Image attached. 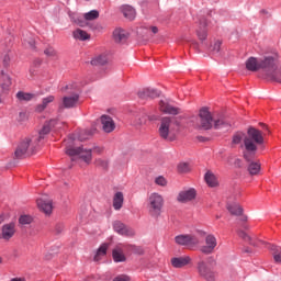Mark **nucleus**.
<instances>
[{
    "label": "nucleus",
    "mask_w": 281,
    "mask_h": 281,
    "mask_svg": "<svg viewBox=\"0 0 281 281\" xmlns=\"http://www.w3.org/2000/svg\"><path fill=\"white\" fill-rule=\"evenodd\" d=\"M244 142V159L247 162H252L256 154L258 153V147L265 144V136L262 132L256 127H248L247 136L243 132H237L233 135L232 145L237 146Z\"/></svg>",
    "instance_id": "obj_1"
},
{
    "label": "nucleus",
    "mask_w": 281,
    "mask_h": 281,
    "mask_svg": "<svg viewBox=\"0 0 281 281\" xmlns=\"http://www.w3.org/2000/svg\"><path fill=\"white\" fill-rule=\"evenodd\" d=\"M87 139L85 132H81L79 134H72L64 140V144L66 145V154L67 156L72 157V161H75V159H81L88 165L91 162V149L78 146L79 142H85Z\"/></svg>",
    "instance_id": "obj_2"
},
{
    "label": "nucleus",
    "mask_w": 281,
    "mask_h": 281,
    "mask_svg": "<svg viewBox=\"0 0 281 281\" xmlns=\"http://www.w3.org/2000/svg\"><path fill=\"white\" fill-rule=\"evenodd\" d=\"M179 133V123L172 117H162L159 121L158 134L159 137L167 142H175L177 139V134Z\"/></svg>",
    "instance_id": "obj_3"
},
{
    "label": "nucleus",
    "mask_w": 281,
    "mask_h": 281,
    "mask_svg": "<svg viewBox=\"0 0 281 281\" xmlns=\"http://www.w3.org/2000/svg\"><path fill=\"white\" fill-rule=\"evenodd\" d=\"M69 91V95L63 97L60 103H58V111L61 112L65 109H75L79 102L78 85L70 83L61 88V92Z\"/></svg>",
    "instance_id": "obj_4"
},
{
    "label": "nucleus",
    "mask_w": 281,
    "mask_h": 281,
    "mask_svg": "<svg viewBox=\"0 0 281 281\" xmlns=\"http://www.w3.org/2000/svg\"><path fill=\"white\" fill-rule=\"evenodd\" d=\"M162 210L164 196H161V194L158 193L149 194V198H147V211L149 212V215H151L155 218H158Z\"/></svg>",
    "instance_id": "obj_5"
},
{
    "label": "nucleus",
    "mask_w": 281,
    "mask_h": 281,
    "mask_svg": "<svg viewBox=\"0 0 281 281\" xmlns=\"http://www.w3.org/2000/svg\"><path fill=\"white\" fill-rule=\"evenodd\" d=\"M35 154V144L32 143L31 138H24L19 142L18 147H15L14 156L15 159H23Z\"/></svg>",
    "instance_id": "obj_6"
},
{
    "label": "nucleus",
    "mask_w": 281,
    "mask_h": 281,
    "mask_svg": "<svg viewBox=\"0 0 281 281\" xmlns=\"http://www.w3.org/2000/svg\"><path fill=\"white\" fill-rule=\"evenodd\" d=\"M198 274L204 281H216V272L210 261L199 260Z\"/></svg>",
    "instance_id": "obj_7"
},
{
    "label": "nucleus",
    "mask_w": 281,
    "mask_h": 281,
    "mask_svg": "<svg viewBox=\"0 0 281 281\" xmlns=\"http://www.w3.org/2000/svg\"><path fill=\"white\" fill-rule=\"evenodd\" d=\"M213 116H211L210 110L206 108H202L199 110V116L198 120L195 121V126L198 128H202L204 131H210L213 127Z\"/></svg>",
    "instance_id": "obj_8"
},
{
    "label": "nucleus",
    "mask_w": 281,
    "mask_h": 281,
    "mask_svg": "<svg viewBox=\"0 0 281 281\" xmlns=\"http://www.w3.org/2000/svg\"><path fill=\"white\" fill-rule=\"evenodd\" d=\"M175 243L178 246H186L189 249H193L199 246V238L193 235H178L175 237Z\"/></svg>",
    "instance_id": "obj_9"
},
{
    "label": "nucleus",
    "mask_w": 281,
    "mask_h": 281,
    "mask_svg": "<svg viewBox=\"0 0 281 281\" xmlns=\"http://www.w3.org/2000/svg\"><path fill=\"white\" fill-rule=\"evenodd\" d=\"M278 69H281V67H278L277 56H267V57L260 58V70H262L263 72L273 71Z\"/></svg>",
    "instance_id": "obj_10"
},
{
    "label": "nucleus",
    "mask_w": 281,
    "mask_h": 281,
    "mask_svg": "<svg viewBox=\"0 0 281 281\" xmlns=\"http://www.w3.org/2000/svg\"><path fill=\"white\" fill-rule=\"evenodd\" d=\"M113 231H115L116 234L127 238H133L136 236V232L133 228L125 226V224L120 221L113 222Z\"/></svg>",
    "instance_id": "obj_11"
},
{
    "label": "nucleus",
    "mask_w": 281,
    "mask_h": 281,
    "mask_svg": "<svg viewBox=\"0 0 281 281\" xmlns=\"http://www.w3.org/2000/svg\"><path fill=\"white\" fill-rule=\"evenodd\" d=\"M218 245L216 237L213 234H210L205 238V245L201 247V252L204 255H211L214 252V249Z\"/></svg>",
    "instance_id": "obj_12"
},
{
    "label": "nucleus",
    "mask_w": 281,
    "mask_h": 281,
    "mask_svg": "<svg viewBox=\"0 0 281 281\" xmlns=\"http://www.w3.org/2000/svg\"><path fill=\"white\" fill-rule=\"evenodd\" d=\"M14 234H16V224L14 223L3 224L0 229V236L5 241L11 240Z\"/></svg>",
    "instance_id": "obj_13"
},
{
    "label": "nucleus",
    "mask_w": 281,
    "mask_h": 281,
    "mask_svg": "<svg viewBox=\"0 0 281 281\" xmlns=\"http://www.w3.org/2000/svg\"><path fill=\"white\" fill-rule=\"evenodd\" d=\"M195 195L196 193L194 189L182 190L180 193H178L177 201L178 203H189L194 201Z\"/></svg>",
    "instance_id": "obj_14"
},
{
    "label": "nucleus",
    "mask_w": 281,
    "mask_h": 281,
    "mask_svg": "<svg viewBox=\"0 0 281 281\" xmlns=\"http://www.w3.org/2000/svg\"><path fill=\"white\" fill-rule=\"evenodd\" d=\"M101 130L105 132L106 134L112 133L115 131V122H113V119L109 115H101Z\"/></svg>",
    "instance_id": "obj_15"
},
{
    "label": "nucleus",
    "mask_w": 281,
    "mask_h": 281,
    "mask_svg": "<svg viewBox=\"0 0 281 281\" xmlns=\"http://www.w3.org/2000/svg\"><path fill=\"white\" fill-rule=\"evenodd\" d=\"M191 262H192V259L189 256L171 258V267H173L175 269L183 268L186 266L191 265Z\"/></svg>",
    "instance_id": "obj_16"
},
{
    "label": "nucleus",
    "mask_w": 281,
    "mask_h": 281,
    "mask_svg": "<svg viewBox=\"0 0 281 281\" xmlns=\"http://www.w3.org/2000/svg\"><path fill=\"white\" fill-rule=\"evenodd\" d=\"M207 20L205 18H201V20H199V27L195 31V33L198 34V38L199 41L203 42L204 40L207 38Z\"/></svg>",
    "instance_id": "obj_17"
},
{
    "label": "nucleus",
    "mask_w": 281,
    "mask_h": 281,
    "mask_svg": "<svg viewBox=\"0 0 281 281\" xmlns=\"http://www.w3.org/2000/svg\"><path fill=\"white\" fill-rule=\"evenodd\" d=\"M159 111H161V113L170 114V115L180 114V109L172 106V104L167 103V101H159Z\"/></svg>",
    "instance_id": "obj_18"
},
{
    "label": "nucleus",
    "mask_w": 281,
    "mask_h": 281,
    "mask_svg": "<svg viewBox=\"0 0 281 281\" xmlns=\"http://www.w3.org/2000/svg\"><path fill=\"white\" fill-rule=\"evenodd\" d=\"M245 68L252 72L261 70V59L248 57L247 61H245Z\"/></svg>",
    "instance_id": "obj_19"
},
{
    "label": "nucleus",
    "mask_w": 281,
    "mask_h": 281,
    "mask_svg": "<svg viewBox=\"0 0 281 281\" xmlns=\"http://www.w3.org/2000/svg\"><path fill=\"white\" fill-rule=\"evenodd\" d=\"M36 204L38 205L40 211H42L46 215L52 214L53 206H52V201L49 199L47 198L38 199V201H36Z\"/></svg>",
    "instance_id": "obj_20"
},
{
    "label": "nucleus",
    "mask_w": 281,
    "mask_h": 281,
    "mask_svg": "<svg viewBox=\"0 0 281 281\" xmlns=\"http://www.w3.org/2000/svg\"><path fill=\"white\" fill-rule=\"evenodd\" d=\"M128 38V33L125 30L122 29H115L113 31V41H115L116 44H124Z\"/></svg>",
    "instance_id": "obj_21"
},
{
    "label": "nucleus",
    "mask_w": 281,
    "mask_h": 281,
    "mask_svg": "<svg viewBox=\"0 0 281 281\" xmlns=\"http://www.w3.org/2000/svg\"><path fill=\"white\" fill-rule=\"evenodd\" d=\"M160 97V91L157 89L146 88L139 92V99H157Z\"/></svg>",
    "instance_id": "obj_22"
},
{
    "label": "nucleus",
    "mask_w": 281,
    "mask_h": 281,
    "mask_svg": "<svg viewBox=\"0 0 281 281\" xmlns=\"http://www.w3.org/2000/svg\"><path fill=\"white\" fill-rule=\"evenodd\" d=\"M263 76H266V79H268L269 81H274V82L281 83V68L269 70V71H263Z\"/></svg>",
    "instance_id": "obj_23"
},
{
    "label": "nucleus",
    "mask_w": 281,
    "mask_h": 281,
    "mask_svg": "<svg viewBox=\"0 0 281 281\" xmlns=\"http://www.w3.org/2000/svg\"><path fill=\"white\" fill-rule=\"evenodd\" d=\"M57 124V121L50 120L48 122H45V124L43 125L42 130L40 131V139H43V136L47 135L50 133L52 128H54V126Z\"/></svg>",
    "instance_id": "obj_24"
},
{
    "label": "nucleus",
    "mask_w": 281,
    "mask_h": 281,
    "mask_svg": "<svg viewBox=\"0 0 281 281\" xmlns=\"http://www.w3.org/2000/svg\"><path fill=\"white\" fill-rule=\"evenodd\" d=\"M123 204H124V194L122 192H116L113 195V204H112L113 209L115 211H121Z\"/></svg>",
    "instance_id": "obj_25"
},
{
    "label": "nucleus",
    "mask_w": 281,
    "mask_h": 281,
    "mask_svg": "<svg viewBox=\"0 0 281 281\" xmlns=\"http://www.w3.org/2000/svg\"><path fill=\"white\" fill-rule=\"evenodd\" d=\"M112 258L115 263H121L125 261L124 250H122L121 246L115 247L112 251Z\"/></svg>",
    "instance_id": "obj_26"
},
{
    "label": "nucleus",
    "mask_w": 281,
    "mask_h": 281,
    "mask_svg": "<svg viewBox=\"0 0 281 281\" xmlns=\"http://www.w3.org/2000/svg\"><path fill=\"white\" fill-rule=\"evenodd\" d=\"M72 36H74V40L81 41V42L90 40V34L82 29L74 30Z\"/></svg>",
    "instance_id": "obj_27"
},
{
    "label": "nucleus",
    "mask_w": 281,
    "mask_h": 281,
    "mask_svg": "<svg viewBox=\"0 0 281 281\" xmlns=\"http://www.w3.org/2000/svg\"><path fill=\"white\" fill-rule=\"evenodd\" d=\"M55 101V97L54 95H48L42 99V103H40L36 106V112L42 113L43 111H45L48 106V104H50L52 102Z\"/></svg>",
    "instance_id": "obj_28"
},
{
    "label": "nucleus",
    "mask_w": 281,
    "mask_h": 281,
    "mask_svg": "<svg viewBox=\"0 0 281 281\" xmlns=\"http://www.w3.org/2000/svg\"><path fill=\"white\" fill-rule=\"evenodd\" d=\"M122 13H124L125 19L128 21H134L136 19V11L131 5H124L121 8Z\"/></svg>",
    "instance_id": "obj_29"
},
{
    "label": "nucleus",
    "mask_w": 281,
    "mask_h": 281,
    "mask_svg": "<svg viewBox=\"0 0 281 281\" xmlns=\"http://www.w3.org/2000/svg\"><path fill=\"white\" fill-rule=\"evenodd\" d=\"M226 209L233 216H241L244 212L243 207L237 203L228 204Z\"/></svg>",
    "instance_id": "obj_30"
},
{
    "label": "nucleus",
    "mask_w": 281,
    "mask_h": 281,
    "mask_svg": "<svg viewBox=\"0 0 281 281\" xmlns=\"http://www.w3.org/2000/svg\"><path fill=\"white\" fill-rule=\"evenodd\" d=\"M106 64H109L106 55H98V57H94L91 60L92 66H105Z\"/></svg>",
    "instance_id": "obj_31"
},
{
    "label": "nucleus",
    "mask_w": 281,
    "mask_h": 281,
    "mask_svg": "<svg viewBox=\"0 0 281 281\" xmlns=\"http://www.w3.org/2000/svg\"><path fill=\"white\" fill-rule=\"evenodd\" d=\"M106 249H109V244H103L98 248L97 255H94V261H100L102 257L106 256Z\"/></svg>",
    "instance_id": "obj_32"
},
{
    "label": "nucleus",
    "mask_w": 281,
    "mask_h": 281,
    "mask_svg": "<svg viewBox=\"0 0 281 281\" xmlns=\"http://www.w3.org/2000/svg\"><path fill=\"white\" fill-rule=\"evenodd\" d=\"M272 251V258L277 263H281V248L279 246L271 245L269 248Z\"/></svg>",
    "instance_id": "obj_33"
},
{
    "label": "nucleus",
    "mask_w": 281,
    "mask_h": 281,
    "mask_svg": "<svg viewBox=\"0 0 281 281\" xmlns=\"http://www.w3.org/2000/svg\"><path fill=\"white\" fill-rule=\"evenodd\" d=\"M15 98H16L19 101L27 102V101H32V99L34 98V95H33L32 93L19 91V92L15 94Z\"/></svg>",
    "instance_id": "obj_34"
},
{
    "label": "nucleus",
    "mask_w": 281,
    "mask_h": 281,
    "mask_svg": "<svg viewBox=\"0 0 281 281\" xmlns=\"http://www.w3.org/2000/svg\"><path fill=\"white\" fill-rule=\"evenodd\" d=\"M204 179L206 180L207 186H210L211 188H214V187L218 186V180L211 172L206 173Z\"/></svg>",
    "instance_id": "obj_35"
},
{
    "label": "nucleus",
    "mask_w": 281,
    "mask_h": 281,
    "mask_svg": "<svg viewBox=\"0 0 281 281\" xmlns=\"http://www.w3.org/2000/svg\"><path fill=\"white\" fill-rule=\"evenodd\" d=\"M261 170V165L259 162H250V165H248V173L255 176L258 175L259 171Z\"/></svg>",
    "instance_id": "obj_36"
},
{
    "label": "nucleus",
    "mask_w": 281,
    "mask_h": 281,
    "mask_svg": "<svg viewBox=\"0 0 281 281\" xmlns=\"http://www.w3.org/2000/svg\"><path fill=\"white\" fill-rule=\"evenodd\" d=\"M100 16L99 12L97 10H92L85 13V20L86 21H94Z\"/></svg>",
    "instance_id": "obj_37"
},
{
    "label": "nucleus",
    "mask_w": 281,
    "mask_h": 281,
    "mask_svg": "<svg viewBox=\"0 0 281 281\" xmlns=\"http://www.w3.org/2000/svg\"><path fill=\"white\" fill-rule=\"evenodd\" d=\"M2 81H3L2 83L3 89H8L12 85L11 77L8 75V72H4V71H2Z\"/></svg>",
    "instance_id": "obj_38"
},
{
    "label": "nucleus",
    "mask_w": 281,
    "mask_h": 281,
    "mask_svg": "<svg viewBox=\"0 0 281 281\" xmlns=\"http://www.w3.org/2000/svg\"><path fill=\"white\" fill-rule=\"evenodd\" d=\"M43 54L48 58H55L57 56V52L52 46L46 47Z\"/></svg>",
    "instance_id": "obj_39"
},
{
    "label": "nucleus",
    "mask_w": 281,
    "mask_h": 281,
    "mask_svg": "<svg viewBox=\"0 0 281 281\" xmlns=\"http://www.w3.org/2000/svg\"><path fill=\"white\" fill-rule=\"evenodd\" d=\"M189 171H191V167L189 166V164H186V162L178 164V172L188 173Z\"/></svg>",
    "instance_id": "obj_40"
},
{
    "label": "nucleus",
    "mask_w": 281,
    "mask_h": 281,
    "mask_svg": "<svg viewBox=\"0 0 281 281\" xmlns=\"http://www.w3.org/2000/svg\"><path fill=\"white\" fill-rule=\"evenodd\" d=\"M221 47H222V42L220 41L214 42V44L211 45V53H213V55L220 54Z\"/></svg>",
    "instance_id": "obj_41"
},
{
    "label": "nucleus",
    "mask_w": 281,
    "mask_h": 281,
    "mask_svg": "<svg viewBox=\"0 0 281 281\" xmlns=\"http://www.w3.org/2000/svg\"><path fill=\"white\" fill-rule=\"evenodd\" d=\"M32 221H33L32 216L23 215L19 217V224L21 225H30L32 224Z\"/></svg>",
    "instance_id": "obj_42"
},
{
    "label": "nucleus",
    "mask_w": 281,
    "mask_h": 281,
    "mask_svg": "<svg viewBox=\"0 0 281 281\" xmlns=\"http://www.w3.org/2000/svg\"><path fill=\"white\" fill-rule=\"evenodd\" d=\"M128 247H131V249H132L131 252L132 254H135L137 256L145 255V249L140 248L139 246H128Z\"/></svg>",
    "instance_id": "obj_43"
},
{
    "label": "nucleus",
    "mask_w": 281,
    "mask_h": 281,
    "mask_svg": "<svg viewBox=\"0 0 281 281\" xmlns=\"http://www.w3.org/2000/svg\"><path fill=\"white\" fill-rule=\"evenodd\" d=\"M238 236L244 239L247 243H250V245L256 246V244L252 243V239L250 238V236L246 233V232H239Z\"/></svg>",
    "instance_id": "obj_44"
},
{
    "label": "nucleus",
    "mask_w": 281,
    "mask_h": 281,
    "mask_svg": "<svg viewBox=\"0 0 281 281\" xmlns=\"http://www.w3.org/2000/svg\"><path fill=\"white\" fill-rule=\"evenodd\" d=\"M116 247H121L124 252L131 254V251L133 250V248L131 247H137V246H134L131 244H119V246Z\"/></svg>",
    "instance_id": "obj_45"
},
{
    "label": "nucleus",
    "mask_w": 281,
    "mask_h": 281,
    "mask_svg": "<svg viewBox=\"0 0 281 281\" xmlns=\"http://www.w3.org/2000/svg\"><path fill=\"white\" fill-rule=\"evenodd\" d=\"M155 183L156 186H159V187H167V179H165V177H156L155 179Z\"/></svg>",
    "instance_id": "obj_46"
},
{
    "label": "nucleus",
    "mask_w": 281,
    "mask_h": 281,
    "mask_svg": "<svg viewBox=\"0 0 281 281\" xmlns=\"http://www.w3.org/2000/svg\"><path fill=\"white\" fill-rule=\"evenodd\" d=\"M213 122H214V128H216V130H220V128H223L226 126L225 121H223L222 119L214 120Z\"/></svg>",
    "instance_id": "obj_47"
},
{
    "label": "nucleus",
    "mask_w": 281,
    "mask_h": 281,
    "mask_svg": "<svg viewBox=\"0 0 281 281\" xmlns=\"http://www.w3.org/2000/svg\"><path fill=\"white\" fill-rule=\"evenodd\" d=\"M113 281H131V278L126 274H120L113 279Z\"/></svg>",
    "instance_id": "obj_48"
},
{
    "label": "nucleus",
    "mask_w": 281,
    "mask_h": 281,
    "mask_svg": "<svg viewBox=\"0 0 281 281\" xmlns=\"http://www.w3.org/2000/svg\"><path fill=\"white\" fill-rule=\"evenodd\" d=\"M97 166H100L103 169H106L109 164L103 159H97Z\"/></svg>",
    "instance_id": "obj_49"
},
{
    "label": "nucleus",
    "mask_w": 281,
    "mask_h": 281,
    "mask_svg": "<svg viewBox=\"0 0 281 281\" xmlns=\"http://www.w3.org/2000/svg\"><path fill=\"white\" fill-rule=\"evenodd\" d=\"M10 61H11V57L8 54L3 55V60H2L3 67H9Z\"/></svg>",
    "instance_id": "obj_50"
},
{
    "label": "nucleus",
    "mask_w": 281,
    "mask_h": 281,
    "mask_svg": "<svg viewBox=\"0 0 281 281\" xmlns=\"http://www.w3.org/2000/svg\"><path fill=\"white\" fill-rule=\"evenodd\" d=\"M135 124H136V126L145 125L146 124V117L143 116V117L137 119Z\"/></svg>",
    "instance_id": "obj_51"
},
{
    "label": "nucleus",
    "mask_w": 281,
    "mask_h": 281,
    "mask_svg": "<svg viewBox=\"0 0 281 281\" xmlns=\"http://www.w3.org/2000/svg\"><path fill=\"white\" fill-rule=\"evenodd\" d=\"M8 221V216L4 213H0V225Z\"/></svg>",
    "instance_id": "obj_52"
},
{
    "label": "nucleus",
    "mask_w": 281,
    "mask_h": 281,
    "mask_svg": "<svg viewBox=\"0 0 281 281\" xmlns=\"http://www.w3.org/2000/svg\"><path fill=\"white\" fill-rule=\"evenodd\" d=\"M76 23H77V25H79L81 27L87 26V22H85L83 20H77Z\"/></svg>",
    "instance_id": "obj_53"
},
{
    "label": "nucleus",
    "mask_w": 281,
    "mask_h": 281,
    "mask_svg": "<svg viewBox=\"0 0 281 281\" xmlns=\"http://www.w3.org/2000/svg\"><path fill=\"white\" fill-rule=\"evenodd\" d=\"M27 45H30V47L35 46V41L31 38L30 41H27Z\"/></svg>",
    "instance_id": "obj_54"
},
{
    "label": "nucleus",
    "mask_w": 281,
    "mask_h": 281,
    "mask_svg": "<svg viewBox=\"0 0 281 281\" xmlns=\"http://www.w3.org/2000/svg\"><path fill=\"white\" fill-rule=\"evenodd\" d=\"M151 32H153V34H157L158 33L157 26H151Z\"/></svg>",
    "instance_id": "obj_55"
},
{
    "label": "nucleus",
    "mask_w": 281,
    "mask_h": 281,
    "mask_svg": "<svg viewBox=\"0 0 281 281\" xmlns=\"http://www.w3.org/2000/svg\"><path fill=\"white\" fill-rule=\"evenodd\" d=\"M11 281H24V279H21V278H14V279H11Z\"/></svg>",
    "instance_id": "obj_56"
},
{
    "label": "nucleus",
    "mask_w": 281,
    "mask_h": 281,
    "mask_svg": "<svg viewBox=\"0 0 281 281\" xmlns=\"http://www.w3.org/2000/svg\"><path fill=\"white\" fill-rule=\"evenodd\" d=\"M60 232H63V227L57 226V233H60Z\"/></svg>",
    "instance_id": "obj_57"
},
{
    "label": "nucleus",
    "mask_w": 281,
    "mask_h": 281,
    "mask_svg": "<svg viewBox=\"0 0 281 281\" xmlns=\"http://www.w3.org/2000/svg\"><path fill=\"white\" fill-rule=\"evenodd\" d=\"M244 252H245V254H250V250H249L248 248H245V249H244Z\"/></svg>",
    "instance_id": "obj_58"
},
{
    "label": "nucleus",
    "mask_w": 281,
    "mask_h": 281,
    "mask_svg": "<svg viewBox=\"0 0 281 281\" xmlns=\"http://www.w3.org/2000/svg\"><path fill=\"white\" fill-rule=\"evenodd\" d=\"M235 162H236L237 165H239V164H240V159L235 160Z\"/></svg>",
    "instance_id": "obj_59"
},
{
    "label": "nucleus",
    "mask_w": 281,
    "mask_h": 281,
    "mask_svg": "<svg viewBox=\"0 0 281 281\" xmlns=\"http://www.w3.org/2000/svg\"><path fill=\"white\" fill-rule=\"evenodd\" d=\"M19 116H24V113H19Z\"/></svg>",
    "instance_id": "obj_60"
},
{
    "label": "nucleus",
    "mask_w": 281,
    "mask_h": 281,
    "mask_svg": "<svg viewBox=\"0 0 281 281\" xmlns=\"http://www.w3.org/2000/svg\"><path fill=\"white\" fill-rule=\"evenodd\" d=\"M0 263H2V258L0 257Z\"/></svg>",
    "instance_id": "obj_61"
}]
</instances>
